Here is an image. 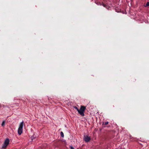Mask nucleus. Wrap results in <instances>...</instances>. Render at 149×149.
Wrapping results in <instances>:
<instances>
[{"label": "nucleus", "instance_id": "nucleus-1", "mask_svg": "<svg viewBox=\"0 0 149 149\" xmlns=\"http://www.w3.org/2000/svg\"><path fill=\"white\" fill-rule=\"evenodd\" d=\"M86 109V107H85L84 106H81L79 109H77V111L80 114L81 116H84V112Z\"/></svg>", "mask_w": 149, "mask_h": 149}, {"label": "nucleus", "instance_id": "nucleus-2", "mask_svg": "<svg viewBox=\"0 0 149 149\" xmlns=\"http://www.w3.org/2000/svg\"><path fill=\"white\" fill-rule=\"evenodd\" d=\"M24 125V123L23 122H22L19 125V127L18 129V134L19 135H21L22 132V130H23V126Z\"/></svg>", "mask_w": 149, "mask_h": 149}, {"label": "nucleus", "instance_id": "nucleus-3", "mask_svg": "<svg viewBox=\"0 0 149 149\" xmlns=\"http://www.w3.org/2000/svg\"><path fill=\"white\" fill-rule=\"evenodd\" d=\"M10 142V140L9 139L7 138H6L4 142L3 143L2 145V148L3 149H4L6 148L7 146L9 144Z\"/></svg>", "mask_w": 149, "mask_h": 149}, {"label": "nucleus", "instance_id": "nucleus-4", "mask_svg": "<svg viewBox=\"0 0 149 149\" xmlns=\"http://www.w3.org/2000/svg\"><path fill=\"white\" fill-rule=\"evenodd\" d=\"M84 141L86 142H89L91 139L90 137L87 135L84 136Z\"/></svg>", "mask_w": 149, "mask_h": 149}, {"label": "nucleus", "instance_id": "nucleus-5", "mask_svg": "<svg viewBox=\"0 0 149 149\" xmlns=\"http://www.w3.org/2000/svg\"><path fill=\"white\" fill-rule=\"evenodd\" d=\"M60 134H61V137H64V135L63 133V132H61Z\"/></svg>", "mask_w": 149, "mask_h": 149}, {"label": "nucleus", "instance_id": "nucleus-6", "mask_svg": "<svg viewBox=\"0 0 149 149\" xmlns=\"http://www.w3.org/2000/svg\"><path fill=\"white\" fill-rule=\"evenodd\" d=\"M109 123L108 122H105V123L103 122V125H107Z\"/></svg>", "mask_w": 149, "mask_h": 149}, {"label": "nucleus", "instance_id": "nucleus-7", "mask_svg": "<svg viewBox=\"0 0 149 149\" xmlns=\"http://www.w3.org/2000/svg\"><path fill=\"white\" fill-rule=\"evenodd\" d=\"M149 6V2H148L147 3L146 5L144 6L145 7H147Z\"/></svg>", "mask_w": 149, "mask_h": 149}, {"label": "nucleus", "instance_id": "nucleus-8", "mask_svg": "<svg viewBox=\"0 0 149 149\" xmlns=\"http://www.w3.org/2000/svg\"><path fill=\"white\" fill-rule=\"evenodd\" d=\"M5 122H2V123L1 124V125L2 126H4L5 125Z\"/></svg>", "mask_w": 149, "mask_h": 149}, {"label": "nucleus", "instance_id": "nucleus-9", "mask_svg": "<svg viewBox=\"0 0 149 149\" xmlns=\"http://www.w3.org/2000/svg\"><path fill=\"white\" fill-rule=\"evenodd\" d=\"M70 149H74V148L72 146H70Z\"/></svg>", "mask_w": 149, "mask_h": 149}, {"label": "nucleus", "instance_id": "nucleus-10", "mask_svg": "<svg viewBox=\"0 0 149 149\" xmlns=\"http://www.w3.org/2000/svg\"><path fill=\"white\" fill-rule=\"evenodd\" d=\"M103 6L104 7H105L106 6V5L104 4H103Z\"/></svg>", "mask_w": 149, "mask_h": 149}, {"label": "nucleus", "instance_id": "nucleus-11", "mask_svg": "<svg viewBox=\"0 0 149 149\" xmlns=\"http://www.w3.org/2000/svg\"><path fill=\"white\" fill-rule=\"evenodd\" d=\"M75 108L76 109H77H77H78L77 108V107H75Z\"/></svg>", "mask_w": 149, "mask_h": 149}]
</instances>
